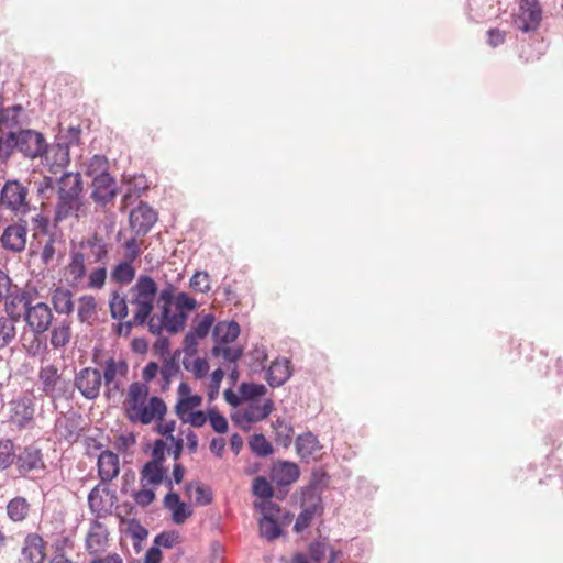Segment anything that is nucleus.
Wrapping results in <instances>:
<instances>
[{
    "label": "nucleus",
    "instance_id": "f257e3e1",
    "mask_svg": "<svg viewBox=\"0 0 563 563\" xmlns=\"http://www.w3.org/2000/svg\"><path fill=\"white\" fill-rule=\"evenodd\" d=\"M148 396V387L146 384L134 382L129 386L128 401V419L132 422L150 424L154 420L162 421L167 412V407L163 398L152 396L148 405L145 406Z\"/></svg>",
    "mask_w": 563,
    "mask_h": 563
},
{
    "label": "nucleus",
    "instance_id": "f03ea898",
    "mask_svg": "<svg viewBox=\"0 0 563 563\" xmlns=\"http://www.w3.org/2000/svg\"><path fill=\"white\" fill-rule=\"evenodd\" d=\"M58 201L55 207L54 220L60 222L70 216L79 218L78 211L81 208L80 195L82 192V180L79 173L66 172L58 178Z\"/></svg>",
    "mask_w": 563,
    "mask_h": 563
},
{
    "label": "nucleus",
    "instance_id": "7ed1b4c3",
    "mask_svg": "<svg viewBox=\"0 0 563 563\" xmlns=\"http://www.w3.org/2000/svg\"><path fill=\"white\" fill-rule=\"evenodd\" d=\"M9 140L13 142L16 151L29 158L44 157V154L48 151V144L44 135L32 129L11 131L9 132Z\"/></svg>",
    "mask_w": 563,
    "mask_h": 563
},
{
    "label": "nucleus",
    "instance_id": "20e7f679",
    "mask_svg": "<svg viewBox=\"0 0 563 563\" xmlns=\"http://www.w3.org/2000/svg\"><path fill=\"white\" fill-rule=\"evenodd\" d=\"M29 189L16 179L7 180L0 190V206L15 214H26L31 207L26 201Z\"/></svg>",
    "mask_w": 563,
    "mask_h": 563
},
{
    "label": "nucleus",
    "instance_id": "39448f33",
    "mask_svg": "<svg viewBox=\"0 0 563 563\" xmlns=\"http://www.w3.org/2000/svg\"><path fill=\"white\" fill-rule=\"evenodd\" d=\"M35 336L44 334L53 321V312L46 302L29 305L22 318Z\"/></svg>",
    "mask_w": 563,
    "mask_h": 563
},
{
    "label": "nucleus",
    "instance_id": "423d86ee",
    "mask_svg": "<svg viewBox=\"0 0 563 563\" xmlns=\"http://www.w3.org/2000/svg\"><path fill=\"white\" fill-rule=\"evenodd\" d=\"M274 409L272 399H265L263 405L249 404V406L241 412L231 416L232 421L240 427L244 432H249L253 423L266 419Z\"/></svg>",
    "mask_w": 563,
    "mask_h": 563
},
{
    "label": "nucleus",
    "instance_id": "0eeeda50",
    "mask_svg": "<svg viewBox=\"0 0 563 563\" xmlns=\"http://www.w3.org/2000/svg\"><path fill=\"white\" fill-rule=\"evenodd\" d=\"M35 295H37L35 288L25 290L15 286L14 290L8 297H4L5 319H10L13 323L19 322L23 318V311L31 305Z\"/></svg>",
    "mask_w": 563,
    "mask_h": 563
},
{
    "label": "nucleus",
    "instance_id": "6e6552de",
    "mask_svg": "<svg viewBox=\"0 0 563 563\" xmlns=\"http://www.w3.org/2000/svg\"><path fill=\"white\" fill-rule=\"evenodd\" d=\"M15 456L13 464L22 477L31 472L46 468L41 449L33 444L22 448L19 452L15 451Z\"/></svg>",
    "mask_w": 563,
    "mask_h": 563
},
{
    "label": "nucleus",
    "instance_id": "1a4fd4ad",
    "mask_svg": "<svg viewBox=\"0 0 563 563\" xmlns=\"http://www.w3.org/2000/svg\"><path fill=\"white\" fill-rule=\"evenodd\" d=\"M157 219V212L147 202L141 201L136 208L131 210L129 223L137 236H145Z\"/></svg>",
    "mask_w": 563,
    "mask_h": 563
},
{
    "label": "nucleus",
    "instance_id": "9d476101",
    "mask_svg": "<svg viewBox=\"0 0 563 563\" xmlns=\"http://www.w3.org/2000/svg\"><path fill=\"white\" fill-rule=\"evenodd\" d=\"M74 383L86 399L93 400L100 394L102 374L98 368L85 367L76 374Z\"/></svg>",
    "mask_w": 563,
    "mask_h": 563
},
{
    "label": "nucleus",
    "instance_id": "9b49d317",
    "mask_svg": "<svg viewBox=\"0 0 563 563\" xmlns=\"http://www.w3.org/2000/svg\"><path fill=\"white\" fill-rule=\"evenodd\" d=\"M27 222L20 219L19 222L8 225L0 238L3 249L19 253L26 244Z\"/></svg>",
    "mask_w": 563,
    "mask_h": 563
},
{
    "label": "nucleus",
    "instance_id": "f8f14e48",
    "mask_svg": "<svg viewBox=\"0 0 563 563\" xmlns=\"http://www.w3.org/2000/svg\"><path fill=\"white\" fill-rule=\"evenodd\" d=\"M518 29L523 33L534 32L541 22L542 9L538 0H521Z\"/></svg>",
    "mask_w": 563,
    "mask_h": 563
},
{
    "label": "nucleus",
    "instance_id": "ddd939ff",
    "mask_svg": "<svg viewBox=\"0 0 563 563\" xmlns=\"http://www.w3.org/2000/svg\"><path fill=\"white\" fill-rule=\"evenodd\" d=\"M10 421L20 430L27 428L34 418V401L24 396L10 401Z\"/></svg>",
    "mask_w": 563,
    "mask_h": 563
},
{
    "label": "nucleus",
    "instance_id": "4468645a",
    "mask_svg": "<svg viewBox=\"0 0 563 563\" xmlns=\"http://www.w3.org/2000/svg\"><path fill=\"white\" fill-rule=\"evenodd\" d=\"M91 198L101 206L109 203L118 194L114 177L109 173H100L92 179Z\"/></svg>",
    "mask_w": 563,
    "mask_h": 563
},
{
    "label": "nucleus",
    "instance_id": "2eb2a0df",
    "mask_svg": "<svg viewBox=\"0 0 563 563\" xmlns=\"http://www.w3.org/2000/svg\"><path fill=\"white\" fill-rule=\"evenodd\" d=\"M4 97L0 93V133L14 131L21 129L23 125L22 115L24 113V107L22 104H3Z\"/></svg>",
    "mask_w": 563,
    "mask_h": 563
},
{
    "label": "nucleus",
    "instance_id": "dca6fc26",
    "mask_svg": "<svg viewBox=\"0 0 563 563\" xmlns=\"http://www.w3.org/2000/svg\"><path fill=\"white\" fill-rule=\"evenodd\" d=\"M292 375L291 361L287 357H277L266 371L265 379L273 387L283 386Z\"/></svg>",
    "mask_w": 563,
    "mask_h": 563
},
{
    "label": "nucleus",
    "instance_id": "f3484780",
    "mask_svg": "<svg viewBox=\"0 0 563 563\" xmlns=\"http://www.w3.org/2000/svg\"><path fill=\"white\" fill-rule=\"evenodd\" d=\"M300 476L299 466L289 461H280L273 465L271 471V478L278 486H289L295 483Z\"/></svg>",
    "mask_w": 563,
    "mask_h": 563
},
{
    "label": "nucleus",
    "instance_id": "a211bd4d",
    "mask_svg": "<svg viewBox=\"0 0 563 563\" xmlns=\"http://www.w3.org/2000/svg\"><path fill=\"white\" fill-rule=\"evenodd\" d=\"M98 476L101 483H108L114 479L120 472V462L118 454L110 450L103 451L97 462Z\"/></svg>",
    "mask_w": 563,
    "mask_h": 563
},
{
    "label": "nucleus",
    "instance_id": "6ab92c4d",
    "mask_svg": "<svg viewBox=\"0 0 563 563\" xmlns=\"http://www.w3.org/2000/svg\"><path fill=\"white\" fill-rule=\"evenodd\" d=\"M46 542L37 533H29L24 539L22 555L27 563H44Z\"/></svg>",
    "mask_w": 563,
    "mask_h": 563
},
{
    "label": "nucleus",
    "instance_id": "aec40b11",
    "mask_svg": "<svg viewBox=\"0 0 563 563\" xmlns=\"http://www.w3.org/2000/svg\"><path fill=\"white\" fill-rule=\"evenodd\" d=\"M163 505L165 508L170 510L172 520L176 525L184 523L192 516V509L190 506L181 501L179 494L176 492H168L163 499Z\"/></svg>",
    "mask_w": 563,
    "mask_h": 563
},
{
    "label": "nucleus",
    "instance_id": "412c9836",
    "mask_svg": "<svg viewBox=\"0 0 563 563\" xmlns=\"http://www.w3.org/2000/svg\"><path fill=\"white\" fill-rule=\"evenodd\" d=\"M45 159L49 163V172L57 174L59 169L65 168L70 163L69 148L66 143H60L56 140V143L44 154Z\"/></svg>",
    "mask_w": 563,
    "mask_h": 563
},
{
    "label": "nucleus",
    "instance_id": "4be33fe9",
    "mask_svg": "<svg viewBox=\"0 0 563 563\" xmlns=\"http://www.w3.org/2000/svg\"><path fill=\"white\" fill-rule=\"evenodd\" d=\"M240 333L241 328L235 320L220 321L212 329V339L217 343L228 344L234 342Z\"/></svg>",
    "mask_w": 563,
    "mask_h": 563
},
{
    "label": "nucleus",
    "instance_id": "5701e85b",
    "mask_svg": "<svg viewBox=\"0 0 563 563\" xmlns=\"http://www.w3.org/2000/svg\"><path fill=\"white\" fill-rule=\"evenodd\" d=\"M297 454L301 460H309L320 449L318 437L311 431L299 434L295 442Z\"/></svg>",
    "mask_w": 563,
    "mask_h": 563
},
{
    "label": "nucleus",
    "instance_id": "b1692460",
    "mask_svg": "<svg viewBox=\"0 0 563 563\" xmlns=\"http://www.w3.org/2000/svg\"><path fill=\"white\" fill-rule=\"evenodd\" d=\"M132 290L135 291L133 299L145 300L154 303L155 297L158 292V287L151 276L140 275Z\"/></svg>",
    "mask_w": 563,
    "mask_h": 563
},
{
    "label": "nucleus",
    "instance_id": "393cba45",
    "mask_svg": "<svg viewBox=\"0 0 563 563\" xmlns=\"http://www.w3.org/2000/svg\"><path fill=\"white\" fill-rule=\"evenodd\" d=\"M73 291L65 287H56L52 291V305L58 314L69 316L74 311Z\"/></svg>",
    "mask_w": 563,
    "mask_h": 563
},
{
    "label": "nucleus",
    "instance_id": "a878e982",
    "mask_svg": "<svg viewBox=\"0 0 563 563\" xmlns=\"http://www.w3.org/2000/svg\"><path fill=\"white\" fill-rule=\"evenodd\" d=\"M40 382L43 386V391L49 397L57 396V386L62 382L58 369L54 365L42 367L38 373Z\"/></svg>",
    "mask_w": 563,
    "mask_h": 563
},
{
    "label": "nucleus",
    "instance_id": "bb28decb",
    "mask_svg": "<svg viewBox=\"0 0 563 563\" xmlns=\"http://www.w3.org/2000/svg\"><path fill=\"white\" fill-rule=\"evenodd\" d=\"M166 473L167 468L165 466L146 462L140 470L141 483L143 486H159L163 484Z\"/></svg>",
    "mask_w": 563,
    "mask_h": 563
},
{
    "label": "nucleus",
    "instance_id": "cd10ccee",
    "mask_svg": "<svg viewBox=\"0 0 563 563\" xmlns=\"http://www.w3.org/2000/svg\"><path fill=\"white\" fill-rule=\"evenodd\" d=\"M260 536L267 541H274L283 536L284 530L278 518L268 515L258 519Z\"/></svg>",
    "mask_w": 563,
    "mask_h": 563
},
{
    "label": "nucleus",
    "instance_id": "c85d7f7f",
    "mask_svg": "<svg viewBox=\"0 0 563 563\" xmlns=\"http://www.w3.org/2000/svg\"><path fill=\"white\" fill-rule=\"evenodd\" d=\"M272 428L275 432V441L278 445L288 448L292 442L294 428L285 419L277 418L272 422Z\"/></svg>",
    "mask_w": 563,
    "mask_h": 563
},
{
    "label": "nucleus",
    "instance_id": "c756f323",
    "mask_svg": "<svg viewBox=\"0 0 563 563\" xmlns=\"http://www.w3.org/2000/svg\"><path fill=\"white\" fill-rule=\"evenodd\" d=\"M70 336V322L68 320H63L52 329L51 344L54 349H62L69 343Z\"/></svg>",
    "mask_w": 563,
    "mask_h": 563
},
{
    "label": "nucleus",
    "instance_id": "7c9ffc66",
    "mask_svg": "<svg viewBox=\"0 0 563 563\" xmlns=\"http://www.w3.org/2000/svg\"><path fill=\"white\" fill-rule=\"evenodd\" d=\"M82 417L77 413H71L70 416H67L65 418L63 429H64V437L66 440L70 442H75L79 439L81 433L85 430V427L81 424Z\"/></svg>",
    "mask_w": 563,
    "mask_h": 563
},
{
    "label": "nucleus",
    "instance_id": "2f4dec72",
    "mask_svg": "<svg viewBox=\"0 0 563 563\" xmlns=\"http://www.w3.org/2000/svg\"><path fill=\"white\" fill-rule=\"evenodd\" d=\"M302 510L299 512L294 525V531L297 533L302 532L307 529L316 517L323 515L322 509L316 508L314 506H301Z\"/></svg>",
    "mask_w": 563,
    "mask_h": 563
},
{
    "label": "nucleus",
    "instance_id": "473e14b6",
    "mask_svg": "<svg viewBox=\"0 0 563 563\" xmlns=\"http://www.w3.org/2000/svg\"><path fill=\"white\" fill-rule=\"evenodd\" d=\"M249 446L252 453L258 457H267L273 454V444L262 433H254L249 439Z\"/></svg>",
    "mask_w": 563,
    "mask_h": 563
},
{
    "label": "nucleus",
    "instance_id": "72a5a7b5",
    "mask_svg": "<svg viewBox=\"0 0 563 563\" xmlns=\"http://www.w3.org/2000/svg\"><path fill=\"white\" fill-rule=\"evenodd\" d=\"M266 393V386L258 383L243 382L239 386V394H241L242 398L250 404H258L260 398H262Z\"/></svg>",
    "mask_w": 563,
    "mask_h": 563
},
{
    "label": "nucleus",
    "instance_id": "f704fd0d",
    "mask_svg": "<svg viewBox=\"0 0 563 563\" xmlns=\"http://www.w3.org/2000/svg\"><path fill=\"white\" fill-rule=\"evenodd\" d=\"M30 505L24 497H14L8 503L7 514L13 521H22L26 518Z\"/></svg>",
    "mask_w": 563,
    "mask_h": 563
},
{
    "label": "nucleus",
    "instance_id": "c9c22d12",
    "mask_svg": "<svg viewBox=\"0 0 563 563\" xmlns=\"http://www.w3.org/2000/svg\"><path fill=\"white\" fill-rule=\"evenodd\" d=\"M112 279L119 284H130L135 277V268L130 261L118 263L112 271Z\"/></svg>",
    "mask_w": 563,
    "mask_h": 563
},
{
    "label": "nucleus",
    "instance_id": "e433bc0d",
    "mask_svg": "<svg viewBox=\"0 0 563 563\" xmlns=\"http://www.w3.org/2000/svg\"><path fill=\"white\" fill-rule=\"evenodd\" d=\"M67 269L73 277L74 283L79 282L87 273L84 253L79 251L71 252Z\"/></svg>",
    "mask_w": 563,
    "mask_h": 563
},
{
    "label": "nucleus",
    "instance_id": "4c0bfd02",
    "mask_svg": "<svg viewBox=\"0 0 563 563\" xmlns=\"http://www.w3.org/2000/svg\"><path fill=\"white\" fill-rule=\"evenodd\" d=\"M15 457L13 441L10 439H0V472L13 465Z\"/></svg>",
    "mask_w": 563,
    "mask_h": 563
},
{
    "label": "nucleus",
    "instance_id": "58836bf2",
    "mask_svg": "<svg viewBox=\"0 0 563 563\" xmlns=\"http://www.w3.org/2000/svg\"><path fill=\"white\" fill-rule=\"evenodd\" d=\"M81 128L80 125H70L67 129H63L59 124V131L56 140L60 143H66V146L70 148L73 145L80 144Z\"/></svg>",
    "mask_w": 563,
    "mask_h": 563
},
{
    "label": "nucleus",
    "instance_id": "ea45409f",
    "mask_svg": "<svg viewBox=\"0 0 563 563\" xmlns=\"http://www.w3.org/2000/svg\"><path fill=\"white\" fill-rule=\"evenodd\" d=\"M131 302L137 306L133 316V324L144 325L148 320L154 309V303L145 300L132 299Z\"/></svg>",
    "mask_w": 563,
    "mask_h": 563
},
{
    "label": "nucleus",
    "instance_id": "a19ab883",
    "mask_svg": "<svg viewBox=\"0 0 563 563\" xmlns=\"http://www.w3.org/2000/svg\"><path fill=\"white\" fill-rule=\"evenodd\" d=\"M252 494L261 500H265L272 499L275 492L265 476H257L253 479Z\"/></svg>",
    "mask_w": 563,
    "mask_h": 563
},
{
    "label": "nucleus",
    "instance_id": "79ce46f5",
    "mask_svg": "<svg viewBox=\"0 0 563 563\" xmlns=\"http://www.w3.org/2000/svg\"><path fill=\"white\" fill-rule=\"evenodd\" d=\"M79 302L77 317L82 323L89 322L96 314V300L92 296L85 295L79 298Z\"/></svg>",
    "mask_w": 563,
    "mask_h": 563
},
{
    "label": "nucleus",
    "instance_id": "37998d69",
    "mask_svg": "<svg viewBox=\"0 0 563 563\" xmlns=\"http://www.w3.org/2000/svg\"><path fill=\"white\" fill-rule=\"evenodd\" d=\"M201 401L202 397L199 395L179 397L175 406V413L178 416V418L186 416V413H190L191 411H194L192 409L199 407L201 405Z\"/></svg>",
    "mask_w": 563,
    "mask_h": 563
},
{
    "label": "nucleus",
    "instance_id": "c03bdc74",
    "mask_svg": "<svg viewBox=\"0 0 563 563\" xmlns=\"http://www.w3.org/2000/svg\"><path fill=\"white\" fill-rule=\"evenodd\" d=\"M16 335L15 323L5 317H0V350L7 347Z\"/></svg>",
    "mask_w": 563,
    "mask_h": 563
},
{
    "label": "nucleus",
    "instance_id": "a18cd8bd",
    "mask_svg": "<svg viewBox=\"0 0 563 563\" xmlns=\"http://www.w3.org/2000/svg\"><path fill=\"white\" fill-rule=\"evenodd\" d=\"M180 373L179 363L175 360H165L161 369L163 379L162 390L165 391L169 388L172 377Z\"/></svg>",
    "mask_w": 563,
    "mask_h": 563
},
{
    "label": "nucleus",
    "instance_id": "49530a36",
    "mask_svg": "<svg viewBox=\"0 0 563 563\" xmlns=\"http://www.w3.org/2000/svg\"><path fill=\"white\" fill-rule=\"evenodd\" d=\"M107 540V533L90 530L86 537V549L90 554H96L104 548Z\"/></svg>",
    "mask_w": 563,
    "mask_h": 563
},
{
    "label": "nucleus",
    "instance_id": "de8ad7c7",
    "mask_svg": "<svg viewBox=\"0 0 563 563\" xmlns=\"http://www.w3.org/2000/svg\"><path fill=\"white\" fill-rule=\"evenodd\" d=\"M189 287L196 292H208L210 290L209 274L206 271H197L190 278Z\"/></svg>",
    "mask_w": 563,
    "mask_h": 563
},
{
    "label": "nucleus",
    "instance_id": "09e8293b",
    "mask_svg": "<svg viewBox=\"0 0 563 563\" xmlns=\"http://www.w3.org/2000/svg\"><path fill=\"white\" fill-rule=\"evenodd\" d=\"M320 490L314 489L312 486H306L302 490L301 506H314L316 508L324 510Z\"/></svg>",
    "mask_w": 563,
    "mask_h": 563
},
{
    "label": "nucleus",
    "instance_id": "8fccbe9b",
    "mask_svg": "<svg viewBox=\"0 0 563 563\" xmlns=\"http://www.w3.org/2000/svg\"><path fill=\"white\" fill-rule=\"evenodd\" d=\"M86 244L91 249V252L95 256V262H101L108 256V246L103 239L99 238L97 234H95L92 238H89Z\"/></svg>",
    "mask_w": 563,
    "mask_h": 563
},
{
    "label": "nucleus",
    "instance_id": "3c124183",
    "mask_svg": "<svg viewBox=\"0 0 563 563\" xmlns=\"http://www.w3.org/2000/svg\"><path fill=\"white\" fill-rule=\"evenodd\" d=\"M166 452H167V443L163 439H155L152 451H151V460L148 463L165 466L166 462Z\"/></svg>",
    "mask_w": 563,
    "mask_h": 563
},
{
    "label": "nucleus",
    "instance_id": "603ef678",
    "mask_svg": "<svg viewBox=\"0 0 563 563\" xmlns=\"http://www.w3.org/2000/svg\"><path fill=\"white\" fill-rule=\"evenodd\" d=\"M208 420L210 422L211 428L217 433H225L229 429L227 418L223 415H221L217 408L208 409Z\"/></svg>",
    "mask_w": 563,
    "mask_h": 563
},
{
    "label": "nucleus",
    "instance_id": "864d4df0",
    "mask_svg": "<svg viewBox=\"0 0 563 563\" xmlns=\"http://www.w3.org/2000/svg\"><path fill=\"white\" fill-rule=\"evenodd\" d=\"M254 509L262 515L261 517L268 515L273 518H278L282 512V507L272 499L254 501Z\"/></svg>",
    "mask_w": 563,
    "mask_h": 563
},
{
    "label": "nucleus",
    "instance_id": "5fc2aeb1",
    "mask_svg": "<svg viewBox=\"0 0 563 563\" xmlns=\"http://www.w3.org/2000/svg\"><path fill=\"white\" fill-rule=\"evenodd\" d=\"M213 501V490L210 486L197 483L195 488V504L197 506H208Z\"/></svg>",
    "mask_w": 563,
    "mask_h": 563
},
{
    "label": "nucleus",
    "instance_id": "6e6d98bb",
    "mask_svg": "<svg viewBox=\"0 0 563 563\" xmlns=\"http://www.w3.org/2000/svg\"><path fill=\"white\" fill-rule=\"evenodd\" d=\"M109 306H110L111 317L114 320H122L129 313V309H128L125 299L120 298L117 294H114V297L110 300Z\"/></svg>",
    "mask_w": 563,
    "mask_h": 563
},
{
    "label": "nucleus",
    "instance_id": "4d7b16f0",
    "mask_svg": "<svg viewBox=\"0 0 563 563\" xmlns=\"http://www.w3.org/2000/svg\"><path fill=\"white\" fill-rule=\"evenodd\" d=\"M327 550L328 544L324 540H313L308 545L307 556L309 560L319 563L324 559Z\"/></svg>",
    "mask_w": 563,
    "mask_h": 563
},
{
    "label": "nucleus",
    "instance_id": "13d9d810",
    "mask_svg": "<svg viewBox=\"0 0 563 563\" xmlns=\"http://www.w3.org/2000/svg\"><path fill=\"white\" fill-rule=\"evenodd\" d=\"M188 314L186 312L173 313L170 319L165 322V330L170 334H176L185 328Z\"/></svg>",
    "mask_w": 563,
    "mask_h": 563
},
{
    "label": "nucleus",
    "instance_id": "bf43d9fd",
    "mask_svg": "<svg viewBox=\"0 0 563 563\" xmlns=\"http://www.w3.org/2000/svg\"><path fill=\"white\" fill-rule=\"evenodd\" d=\"M176 310L178 312H186L187 314L190 311H194L197 308V301L195 298L190 297L187 292L180 291L176 296V300L174 301Z\"/></svg>",
    "mask_w": 563,
    "mask_h": 563
},
{
    "label": "nucleus",
    "instance_id": "052dcab7",
    "mask_svg": "<svg viewBox=\"0 0 563 563\" xmlns=\"http://www.w3.org/2000/svg\"><path fill=\"white\" fill-rule=\"evenodd\" d=\"M213 323H214V316L211 313H208V314L203 316L202 319L198 322V324L189 331L191 333H194L196 338H199L200 340H202L208 335Z\"/></svg>",
    "mask_w": 563,
    "mask_h": 563
},
{
    "label": "nucleus",
    "instance_id": "680f3d73",
    "mask_svg": "<svg viewBox=\"0 0 563 563\" xmlns=\"http://www.w3.org/2000/svg\"><path fill=\"white\" fill-rule=\"evenodd\" d=\"M224 377V371L222 368H217L211 373V380L208 387L207 396L209 401L214 400L219 395V389L221 382Z\"/></svg>",
    "mask_w": 563,
    "mask_h": 563
},
{
    "label": "nucleus",
    "instance_id": "e2e57ef3",
    "mask_svg": "<svg viewBox=\"0 0 563 563\" xmlns=\"http://www.w3.org/2000/svg\"><path fill=\"white\" fill-rule=\"evenodd\" d=\"M128 531L131 538L136 542L145 540L148 536V530L143 527L140 520L136 518H131L128 520Z\"/></svg>",
    "mask_w": 563,
    "mask_h": 563
},
{
    "label": "nucleus",
    "instance_id": "0e129e2a",
    "mask_svg": "<svg viewBox=\"0 0 563 563\" xmlns=\"http://www.w3.org/2000/svg\"><path fill=\"white\" fill-rule=\"evenodd\" d=\"M179 539V534L176 531H163L154 538V545L157 548L172 549Z\"/></svg>",
    "mask_w": 563,
    "mask_h": 563
},
{
    "label": "nucleus",
    "instance_id": "69168bd1",
    "mask_svg": "<svg viewBox=\"0 0 563 563\" xmlns=\"http://www.w3.org/2000/svg\"><path fill=\"white\" fill-rule=\"evenodd\" d=\"M179 419L183 423H189L194 428H201L208 421V410L206 412L202 410H194L188 417L183 416Z\"/></svg>",
    "mask_w": 563,
    "mask_h": 563
},
{
    "label": "nucleus",
    "instance_id": "338daca9",
    "mask_svg": "<svg viewBox=\"0 0 563 563\" xmlns=\"http://www.w3.org/2000/svg\"><path fill=\"white\" fill-rule=\"evenodd\" d=\"M132 497L140 507L145 508L155 500V492L151 488H143L133 492Z\"/></svg>",
    "mask_w": 563,
    "mask_h": 563
},
{
    "label": "nucleus",
    "instance_id": "774afa93",
    "mask_svg": "<svg viewBox=\"0 0 563 563\" xmlns=\"http://www.w3.org/2000/svg\"><path fill=\"white\" fill-rule=\"evenodd\" d=\"M107 278V268L104 266L96 268L89 275L88 286L90 288L100 289L104 286Z\"/></svg>",
    "mask_w": 563,
    "mask_h": 563
}]
</instances>
